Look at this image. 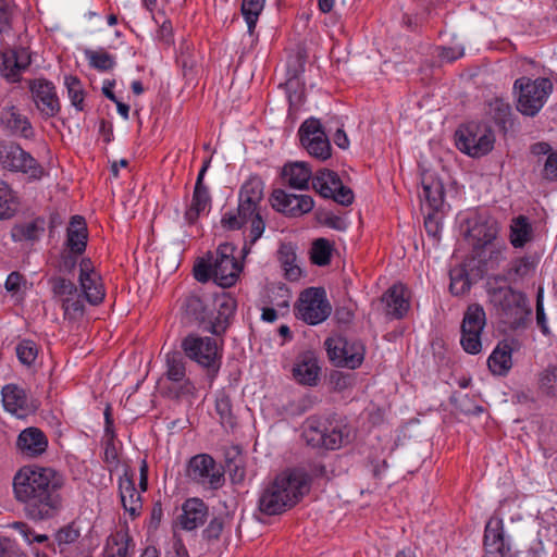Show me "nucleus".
<instances>
[{
    "instance_id": "nucleus-64",
    "label": "nucleus",
    "mask_w": 557,
    "mask_h": 557,
    "mask_svg": "<svg viewBox=\"0 0 557 557\" xmlns=\"http://www.w3.org/2000/svg\"><path fill=\"white\" fill-rule=\"evenodd\" d=\"M82 255L83 253H76L64 249L61 253V260L59 264L60 271L63 273H71L75 269L77 260Z\"/></svg>"
},
{
    "instance_id": "nucleus-12",
    "label": "nucleus",
    "mask_w": 557,
    "mask_h": 557,
    "mask_svg": "<svg viewBox=\"0 0 557 557\" xmlns=\"http://www.w3.org/2000/svg\"><path fill=\"white\" fill-rule=\"evenodd\" d=\"M312 186L324 198H332L342 206H349L354 201L352 190L344 186L336 172L323 169L312 177Z\"/></svg>"
},
{
    "instance_id": "nucleus-58",
    "label": "nucleus",
    "mask_w": 557,
    "mask_h": 557,
    "mask_svg": "<svg viewBox=\"0 0 557 557\" xmlns=\"http://www.w3.org/2000/svg\"><path fill=\"white\" fill-rule=\"evenodd\" d=\"M169 393L174 398H190L196 395V386L189 379H184L180 383H172L169 386Z\"/></svg>"
},
{
    "instance_id": "nucleus-57",
    "label": "nucleus",
    "mask_w": 557,
    "mask_h": 557,
    "mask_svg": "<svg viewBox=\"0 0 557 557\" xmlns=\"http://www.w3.org/2000/svg\"><path fill=\"white\" fill-rule=\"evenodd\" d=\"M540 388L549 396H557V368L545 370L539 381Z\"/></svg>"
},
{
    "instance_id": "nucleus-28",
    "label": "nucleus",
    "mask_w": 557,
    "mask_h": 557,
    "mask_svg": "<svg viewBox=\"0 0 557 557\" xmlns=\"http://www.w3.org/2000/svg\"><path fill=\"white\" fill-rule=\"evenodd\" d=\"M88 230L86 221L81 215H73L66 228L65 249L84 253L87 246Z\"/></svg>"
},
{
    "instance_id": "nucleus-27",
    "label": "nucleus",
    "mask_w": 557,
    "mask_h": 557,
    "mask_svg": "<svg viewBox=\"0 0 557 557\" xmlns=\"http://www.w3.org/2000/svg\"><path fill=\"white\" fill-rule=\"evenodd\" d=\"M0 123L12 135L24 138H30L34 135V131L28 119L21 114L14 107L3 108L0 111Z\"/></svg>"
},
{
    "instance_id": "nucleus-1",
    "label": "nucleus",
    "mask_w": 557,
    "mask_h": 557,
    "mask_svg": "<svg viewBox=\"0 0 557 557\" xmlns=\"http://www.w3.org/2000/svg\"><path fill=\"white\" fill-rule=\"evenodd\" d=\"M65 478L50 467H23L13 478L16 500L33 521L54 518L63 508L61 491Z\"/></svg>"
},
{
    "instance_id": "nucleus-24",
    "label": "nucleus",
    "mask_w": 557,
    "mask_h": 557,
    "mask_svg": "<svg viewBox=\"0 0 557 557\" xmlns=\"http://www.w3.org/2000/svg\"><path fill=\"white\" fill-rule=\"evenodd\" d=\"M119 492L123 509L129 513L132 519L138 517L143 510L141 496L136 491L133 476L127 472L119 479Z\"/></svg>"
},
{
    "instance_id": "nucleus-9",
    "label": "nucleus",
    "mask_w": 557,
    "mask_h": 557,
    "mask_svg": "<svg viewBox=\"0 0 557 557\" xmlns=\"http://www.w3.org/2000/svg\"><path fill=\"white\" fill-rule=\"evenodd\" d=\"M494 140L491 131L480 129L474 124L460 127L455 133L457 148L472 158L488 153L493 149Z\"/></svg>"
},
{
    "instance_id": "nucleus-63",
    "label": "nucleus",
    "mask_w": 557,
    "mask_h": 557,
    "mask_svg": "<svg viewBox=\"0 0 557 557\" xmlns=\"http://www.w3.org/2000/svg\"><path fill=\"white\" fill-rule=\"evenodd\" d=\"M246 223V216H242L239 211H228L222 216L221 224L224 228L235 231L242 228Z\"/></svg>"
},
{
    "instance_id": "nucleus-32",
    "label": "nucleus",
    "mask_w": 557,
    "mask_h": 557,
    "mask_svg": "<svg viewBox=\"0 0 557 557\" xmlns=\"http://www.w3.org/2000/svg\"><path fill=\"white\" fill-rule=\"evenodd\" d=\"M512 348L508 342L499 343L491 356L487 364L490 370L497 375H505L512 367L511 359Z\"/></svg>"
},
{
    "instance_id": "nucleus-59",
    "label": "nucleus",
    "mask_w": 557,
    "mask_h": 557,
    "mask_svg": "<svg viewBox=\"0 0 557 557\" xmlns=\"http://www.w3.org/2000/svg\"><path fill=\"white\" fill-rule=\"evenodd\" d=\"M15 4L12 0H0V33L11 28V22L15 14Z\"/></svg>"
},
{
    "instance_id": "nucleus-55",
    "label": "nucleus",
    "mask_w": 557,
    "mask_h": 557,
    "mask_svg": "<svg viewBox=\"0 0 557 557\" xmlns=\"http://www.w3.org/2000/svg\"><path fill=\"white\" fill-rule=\"evenodd\" d=\"M482 332H461L460 344L463 350L471 355H476L482 350Z\"/></svg>"
},
{
    "instance_id": "nucleus-5",
    "label": "nucleus",
    "mask_w": 557,
    "mask_h": 557,
    "mask_svg": "<svg viewBox=\"0 0 557 557\" xmlns=\"http://www.w3.org/2000/svg\"><path fill=\"white\" fill-rule=\"evenodd\" d=\"M513 89L517 92V110L523 115L534 116L545 104L553 91V83L548 78L516 79Z\"/></svg>"
},
{
    "instance_id": "nucleus-3",
    "label": "nucleus",
    "mask_w": 557,
    "mask_h": 557,
    "mask_svg": "<svg viewBox=\"0 0 557 557\" xmlns=\"http://www.w3.org/2000/svg\"><path fill=\"white\" fill-rule=\"evenodd\" d=\"M491 301L497 309L500 321L511 330L524 327L531 314V308L523 293L511 287L494 289Z\"/></svg>"
},
{
    "instance_id": "nucleus-39",
    "label": "nucleus",
    "mask_w": 557,
    "mask_h": 557,
    "mask_svg": "<svg viewBox=\"0 0 557 557\" xmlns=\"http://www.w3.org/2000/svg\"><path fill=\"white\" fill-rule=\"evenodd\" d=\"M44 220H35L16 224L11 230V236L14 242L36 240L45 231Z\"/></svg>"
},
{
    "instance_id": "nucleus-7",
    "label": "nucleus",
    "mask_w": 557,
    "mask_h": 557,
    "mask_svg": "<svg viewBox=\"0 0 557 557\" xmlns=\"http://www.w3.org/2000/svg\"><path fill=\"white\" fill-rule=\"evenodd\" d=\"M332 312L324 288L309 287L302 290L295 305V314L310 325L325 321Z\"/></svg>"
},
{
    "instance_id": "nucleus-25",
    "label": "nucleus",
    "mask_w": 557,
    "mask_h": 557,
    "mask_svg": "<svg viewBox=\"0 0 557 557\" xmlns=\"http://www.w3.org/2000/svg\"><path fill=\"white\" fill-rule=\"evenodd\" d=\"M497 233L498 226L495 220L480 218L470 225L468 237L476 250L491 245L496 238Z\"/></svg>"
},
{
    "instance_id": "nucleus-40",
    "label": "nucleus",
    "mask_w": 557,
    "mask_h": 557,
    "mask_svg": "<svg viewBox=\"0 0 557 557\" xmlns=\"http://www.w3.org/2000/svg\"><path fill=\"white\" fill-rule=\"evenodd\" d=\"M343 357L339 361L341 367L348 369L358 368L364 359V346L359 341L349 342L344 338Z\"/></svg>"
},
{
    "instance_id": "nucleus-43",
    "label": "nucleus",
    "mask_w": 557,
    "mask_h": 557,
    "mask_svg": "<svg viewBox=\"0 0 557 557\" xmlns=\"http://www.w3.org/2000/svg\"><path fill=\"white\" fill-rule=\"evenodd\" d=\"M0 74L10 83H17L21 81L23 70L17 64L16 57L12 50H7L0 55Z\"/></svg>"
},
{
    "instance_id": "nucleus-31",
    "label": "nucleus",
    "mask_w": 557,
    "mask_h": 557,
    "mask_svg": "<svg viewBox=\"0 0 557 557\" xmlns=\"http://www.w3.org/2000/svg\"><path fill=\"white\" fill-rule=\"evenodd\" d=\"M2 403L7 411L22 416L27 409V396L23 388L8 384L2 388Z\"/></svg>"
},
{
    "instance_id": "nucleus-17",
    "label": "nucleus",
    "mask_w": 557,
    "mask_h": 557,
    "mask_svg": "<svg viewBox=\"0 0 557 557\" xmlns=\"http://www.w3.org/2000/svg\"><path fill=\"white\" fill-rule=\"evenodd\" d=\"M186 315L197 323L203 331L220 335L225 331V325L214 323L213 313L202 298L197 295L186 297L184 304Z\"/></svg>"
},
{
    "instance_id": "nucleus-29",
    "label": "nucleus",
    "mask_w": 557,
    "mask_h": 557,
    "mask_svg": "<svg viewBox=\"0 0 557 557\" xmlns=\"http://www.w3.org/2000/svg\"><path fill=\"white\" fill-rule=\"evenodd\" d=\"M386 305V314L394 318H403L409 309V299L406 297V288L403 285H393L382 297Z\"/></svg>"
},
{
    "instance_id": "nucleus-26",
    "label": "nucleus",
    "mask_w": 557,
    "mask_h": 557,
    "mask_svg": "<svg viewBox=\"0 0 557 557\" xmlns=\"http://www.w3.org/2000/svg\"><path fill=\"white\" fill-rule=\"evenodd\" d=\"M282 178L290 188L306 190L312 178V170L307 162H290L283 166Z\"/></svg>"
},
{
    "instance_id": "nucleus-49",
    "label": "nucleus",
    "mask_w": 557,
    "mask_h": 557,
    "mask_svg": "<svg viewBox=\"0 0 557 557\" xmlns=\"http://www.w3.org/2000/svg\"><path fill=\"white\" fill-rule=\"evenodd\" d=\"M85 55L94 69L98 71H109L115 65L114 58L106 51L86 50Z\"/></svg>"
},
{
    "instance_id": "nucleus-8",
    "label": "nucleus",
    "mask_w": 557,
    "mask_h": 557,
    "mask_svg": "<svg viewBox=\"0 0 557 557\" xmlns=\"http://www.w3.org/2000/svg\"><path fill=\"white\" fill-rule=\"evenodd\" d=\"M0 164L3 169L23 173L30 180H40L45 173L37 160L15 143L0 144Z\"/></svg>"
},
{
    "instance_id": "nucleus-60",
    "label": "nucleus",
    "mask_w": 557,
    "mask_h": 557,
    "mask_svg": "<svg viewBox=\"0 0 557 557\" xmlns=\"http://www.w3.org/2000/svg\"><path fill=\"white\" fill-rule=\"evenodd\" d=\"M455 401L456 407L466 414H480L484 410L478 400L469 395H460Z\"/></svg>"
},
{
    "instance_id": "nucleus-46",
    "label": "nucleus",
    "mask_w": 557,
    "mask_h": 557,
    "mask_svg": "<svg viewBox=\"0 0 557 557\" xmlns=\"http://www.w3.org/2000/svg\"><path fill=\"white\" fill-rule=\"evenodd\" d=\"M310 255L312 263L319 267L327 265L331 261L332 245L325 238H318L312 244Z\"/></svg>"
},
{
    "instance_id": "nucleus-14",
    "label": "nucleus",
    "mask_w": 557,
    "mask_h": 557,
    "mask_svg": "<svg viewBox=\"0 0 557 557\" xmlns=\"http://www.w3.org/2000/svg\"><path fill=\"white\" fill-rule=\"evenodd\" d=\"M484 549V557H518L519 554L506 536L499 518H491L485 525Z\"/></svg>"
},
{
    "instance_id": "nucleus-50",
    "label": "nucleus",
    "mask_w": 557,
    "mask_h": 557,
    "mask_svg": "<svg viewBox=\"0 0 557 557\" xmlns=\"http://www.w3.org/2000/svg\"><path fill=\"white\" fill-rule=\"evenodd\" d=\"M16 356L20 362L26 367H30L38 355V347L30 339L21 341L15 347Z\"/></svg>"
},
{
    "instance_id": "nucleus-2",
    "label": "nucleus",
    "mask_w": 557,
    "mask_h": 557,
    "mask_svg": "<svg viewBox=\"0 0 557 557\" xmlns=\"http://www.w3.org/2000/svg\"><path fill=\"white\" fill-rule=\"evenodd\" d=\"M308 490L309 479L304 471H284L261 492L259 510L268 516L280 515L295 506Z\"/></svg>"
},
{
    "instance_id": "nucleus-34",
    "label": "nucleus",
    "mask_w": 557,
    "mask_h": 557,
    "mask_svg": "<svg viewBox=\"0 0 557 557\" xmlns=\"http://www.w3.org/2000/svg\"><path fill=\"white\" fill-rule=\"evenodd\" d=\"M134 547L133 539L125 531H117L107 540L104 557H128Z\"/></svg>"
},
{
    "instance_id": "nucleus-41",
    "label": "nucleus",
    "mask_w": 557,
    "mask_h": 557,
    "mask_svg": "<svg viewBox=\"0 0 557 557\" xmlns=\"http://www.w3.org/2000/svg\"><path fill=\"white\" fill-rule=\"evenodd\" d=\"M449 290L455 296H462L471 288L469 273L463 264L457 265L449 271Z\"/></svg>"
},
{
    "instance_id": "nucleus-52",
    "label": "nucleus",
    "mask_w": 557,
    "mask_h": 557,
    "mask_svg": "<svg viewBox=\"0 0 557 557\" xmlns=\"http://www.w3.org/2000/svg\"><path fill=\"white\" fill-rule=\"evenodd\" d=\"M50 283L54 296L61 297L62 300L78 294L76 285L65 277H53Z\"/></svg>"
},
{
    "instance_id": "nucleus-21",
    "label": "nucleus",
    "mask_w": 557,
    "mask_h": 557,
    "mask_svg": "<svg viewBox=\"0 0 557 557\" xmlns=\"http://www.w3.org/2000/svg\"><path fill=\"white\" fill-rule=\"evenodd\" d=\"M264 184L260 178L248 180L240 188L238 211L242 216L251 215L253 211L261 210Z\"/></svg>"
},
{
    "instance_id": "nucleus-18",
    "label": "nucleus",
    "mask_w": 557,
    "mask_h": 557,
    "mask_svg": "<svg viewBox=\"0 0 557 557\" xmlns=\"http://www.w3.org/2000/svg\"><path fill=\"white\" fill-rule=\"evenodd\" d=\"M78 265L79 285L85 299L94 306L100 304L104 298V290L100 276L94 271L90 259H81Z\"/></svg>"
},
{
    "instance_id": "nucleus-15",
    "label": "nucleus",
    "mask_w": 557,
    "mask_h": 557,
    "mask_svg": "<svg viewBox=\"0 0 557 557\" xmlns=\"http://www.w3.org/2000/svg\"><path fill=\"white\" fill-rule=\"evenodd\" d=\"M28 87L37 110L45 119L53 117L60 112V100L51 82L45 78L29 79Z\"/></svg>"
},
{
    "instance_id": "nucleus-62",
    "label": "nucleus",
    "mask_w": 557,
    "mask_h": 557,
    "mask_svg": "<svg viewBox=\"0 0 557 557\" xmlns=\"http://www.w3.org/2000/svg\"><path fill=\"white\" fill-rule=\"evenodd\" d=\"M535 269V262L531 257L524 256L513 261L511 271L519 277H524Z\"/></svg>"
},
{
    "instance_id": "nucleus-45",
    "label": "nucleus",
    "mask_w": 557,
    "mask_h": 557,
    "mask_svg": "<svg viewBox=\"0 0 557 557\" xmlns=\"http://www.w3.org/2000/svg\"><path fill=\"white\" fill-rule=\"evenodd\" d=\"M265 0H243L242 14L247 23L248 32L252 34Z\"/></svg>"
},
{
    "instance_id": "nucleus-42",
    "label": "nucleus",
    "mask_w": 557,
    "mask_h": 557,
    "mask_svg": "<svg viewBox=\"0 0 557 557\" xmlns=\"http://www.w3.org/2000/svg\"><path fill=\"white\" fill-rule=\"evenodd\" d=\"M18 210V199L11 187L0 181V219L12 218Z\"/></svg>"
},
{
    "instance_id": "nucleus-44",
    "label": "nucleus",
    "mask_w": 557,
    "mask_h": 557,
    "mask_svg": "<svg viewBox=\"0 0 557 557\" xmlns=\"http://www.w3.org/2000/svg\"><path fill=\"white\" fill-rule=\"evenodd\" d=\"M250 222L249 239L245 242L242 252L247 256L251 246L262 236L265 230V223L262 218L261 210L253 211L251 215H246V223Z\"/></svg>"
},
{
    "instance_id": "nucleus-10",
    "label": "nucleus",
    "mask_w": 557,
    "mask_h": 557,
    "mask_svg": "<svg viewBox=\"0 0 557 557\" xmlns=\"http://www.w3.org/2000/svg\"><path fill=\"white\" fill-rule=\"evenodd\" d=\"M187 476L206 487L218 490L224 483V472L221 466L207 454L190 458L187 467Z\"/></svg>"
},
{
    "instance_id": "nucleus-53",
    "label": "nucleus",
    "mask_w": 557,
    "mask_h": 557,
    "mask_svg": "<svg viewBox=\"0 0 557 557\" xmlns=\"http://www.w3.org/2000/svg\"><path fill=\"white\" fill-rule=\"evenodd\" d=\"M215 410L223 425L233 426L235 419L232 412V404L228 396L221 394L215 400Z\"/></svg>"
},
{
    "instance_id": "nucleus-19",
    "label": "nucleus",
    "mask_w": 557,
    "mask_h": 557,
    "mask_svg": "<svg viewBox=\"0 0 557 557\" xmlns=\"http://www.w3.org/2000/svg\"><path fill=\"white\" fill-rule=\"evenodd\" d=\"M211 158L205 160L196 181L193 193V199L189 208L185 212V219L188 223H195L199 215L210 206L211 197L208 187L203 184L206 172L210 166Z\"/></svg>"
},
{
    "instance_id": "nucleus-4",
    "label": "nucleus",
    "mask_w": 557,
    "mask_h": 557,
    "mask_svg": "<svg viewBox=\"0 0 557 557\" xmlns=\"http://www.w3.org/2000/svg\"><path fill=\"white\" fill-rule=\"evenodd\" d=\"M181 347L187 358L206 369L207 376L212 382L220 371L222 359V348L216 339L189 334L183 338Z\"/></svg>"
},
{
    "instance_id": "nucleus-48",
    "label": "nucleus",
    "mask_w": 557,
    "mask_h": 557,
    "mask_svg": "<svg viewBox=\"0 0 557 557\" xmlns=\"http://www.w3.org/2000/svg\"><path fill=\"white\" fill-rule=\"evenodd\" d=\"M81 536V529L75 522H71L57 531L54 540L63 552L64 547L74 544Z\"/></svg>"
},
{
    "instance_id": "nucleus-20",
    "label": "nucleus",
    "mask_w": 557,
    "mask_h": 557,
    "mask_svg": "<svg viewBox=\"0 0 557 557\" xmlns=\"http://www.w3.org/2000/svg\"><path fill=\"white\" fill-rule=\"evenodd\" d=\"M47 447L48 438L46 434L35 426L23 430L16 440L17 450L28 458L41 456L47 450Z\"/></svg>"
},
{
    "instance_id": "nucleus-61",
    "label": "nucleus",
    "mask_w": 557,
    "mask_h": 557,
    "mask_svg": "<svg viewBox=\"0 0 557 557\" xmlns=\"http://www.w3.org/2000/svg\"><path fill=\"white\" fill-rule=\"evenodd\" d=\"M224 529V518L214 517L210 520L207 528L202 531V537L207 542L211 543L218 541Z\"/></svg>"
},
{
    "instance_id": "nucleus-30",
    "label": "nucleus",
    "mask_w": 557,
    "mask_h": 557,
    "mask_svg": "<svg viewBox=\"0 0 557 557\" xmlns=\"http://www.w3.org/2000/svg\"><path fill=\"white\" fill-rule=\"evenodd\" d=\"M444 186L441 181L433 177H423L422 180V198L423 208L440 212L444 205Z\"/></svg>"
},
{
    "instance_id": "nucleus-56",
    "label": "nucleus",
    "mask_w": 557,
    "mask_h": 557,
    "mask_svg": "<svg viewBox=\"0 0 557 557\" xmlns=\"http://www.w3.org/2000/svg\"><path fill=\"white\" fill-rule=\"evenodd\" d=\"M324 346L327 352V356L330 360L336 366L341 367L339 361L344 359L343 357V349L345 347L344 345V337H329L324 342Z\"/></svg>"
},
{
    "instance_id": "nucleus-54",
    "label": "nucleus",
    "mask_w": 557,
    "mask_h": 557,
    "mask_svg": "<svg viewBox=\"0 0 557 557\" xmlns=\"http://www.w3.org/2000/svg\"><path fill=\"white\" fill-rule=\"evenodd\" d=\"M62 308L64 310V315L71 320L82 317L84 313L82 295L78 293L77 296L63 298Z\"/></svg>"
},
{
    "instance_id": "nucleus-37",
    "label": "nucleus",
    "mask_w": 557,
    "mask_h": 557,
    "mask_svg": "<svg viewBox=\"0 0 557 557\" xmlns=\"http://www.w3.org/2000/svg\"><path fill=\"white\" fill-rule=\"evenodd\" d=\"M486 324V315L482 306L479 304H472L468 306L462 323L461 332H482Z\"/></svg>"
},
{
    "instance_id": "nucleus-35",
    "label": "nucleus",
    "mask_w": 557,
    "mask_h": 557,
    "mask_svg": "<svg viewBox=\"0 0 557 557\" xmlns=\"http://www.w3.org/2000/svg\"><path fill=\"white\" fill-rule=\"evenodd\" d=\"M511 107L503 98L495 97L486 102L485 113L502 128L510 121Z\"/></svg>"
},
{
    "instance_id": "nucleus-38",
    "label": "nucleus",
    "mask_w": 557,
    "mask_h": 557,
    "mask_svg": "<svg viewBox=\"0 0 557 557\" xmlns=\"http://www.w3.org/2000/svg\"><path fill=\"white\" fill-rule=\"evenodd\" d=\"M184 355L180 351H172L166 355L165 376L172 383H180L186 377V360Z\"/></svg>"
},
{
    "instance_id": "nucleus-47",
    "label": "nucleus",
    "mask_w": 557,
    "mask_h": 557,
    "mask_svg": "<svg viewBox=\"0 0 557 557\" xmlns=\"http://www.w3.org/2000/svg\"><path fill=\"white\" fill-rule=\"evenodd\" d=\"M215 307L218 315L213 317L214 323L227 324L228 319L234 314L236 309V301L228 295H222L215 299Z\"/></svg>"
},
{
    "instance_id": "nucleus-11",
    "label": "nucleus",
    "mask_w": 557,
    "mask_h": 557,
    "mask_svg": "<svg viewBox=\"0 0 557 557\" xmlns=\"http://www.w3.org/2000/svg\"><path fill=\"white\" fill-rule=\"evenodd\" d=\"M300 143L313 158L324 161L331 157V144L319 120H306L298 131Z\"/></svg>"
},
{
    "instance_id": "nucleus-6",
    "label": "nucleus",
    "mask_w": 557,
    "mask_h": 557,
    "mask_svg": "<svg viewBox=\"0 0 557 557\" xmlns=\"http://www.w3.org/2000/svg\"><path fill=\"white\" fill-rule=\"evenodd\" d=\"M304 438L313 448L338 449L350 441L347 425L332 428L318 419L309 418L304 429Z\"/></svg>"
},
{
    "instance_id": "nucleus-51",
    "label": "nucleus",
    "mask_w": 557,
    "mask_h": 557,
    "mask_svg": "<svg viewBox=\"0 0 557 557\" xmlns=\"http://www.w3.org/2000/svg\"><path fill=\"white\" fill-rule=\"evenodd\" d=\"M64 84L67 89V95L71 103L78 110L84 109V90L81 81L75 76H66Z\"/></svg>"
},
{
    "instance_id": "nucleus-22",
    "label": "nucleus",
    "mask_w": 557,
    "mask_h": 557,
    "mask_svg": "<svg viewBox=\"0 0 557 557\" xmlns=\"http://www.w3.org/2000/svg\"><path fill=\"white\" fill-rule=\"evenodd\" d=\"M208 512V506L202 499L189 498L183 503L178 523L183 530L193 531L205 523Z\"/></svg>"
},
{
    "instance_id": "nucleus-13",
    "label": "nucleus",
    "mask_w": 557,
    "mask_h": 557,
    "mask_svg": "<svg viewBox=\"0 0 557 557\" xmlns=\"http://www.w3.org/2000/svg\"><path fill=\"white\" fill-rule=\"evenodd\" d=\"M232 244H221L213 259V280L222 287L233 286L242 271V265L234 257Z\"/></svg>"
},
{
    "instance_id": "nucleus-23",
    "label": "nucleus",
    "mask_w": 557,
    "mask_h": 557,
    "mask_svg": "<svg viewBox=\"0 0 557 557\" xmlns=\"http://www.w3.org/2000/svg\"><path fill=\"white\" fill-rule=\"evenodd\" d=\"M319 373L318 359L312 351H305L298 356L293 368V375L298 383L313 386L319 380Z\"/></svg>"
},
{
    "instance_id": "nucleus-33",
    "label": "nucleus",
    "mask_w": 557,
    "mask_h": 557,
    "mask_svg": "<svg viewBox=\"0 0 557 557\" xmlns=\"http://www.w3.org/2000/svg\"><path fill=\"white\" fill-rule=\"evenodd\" d=\"M533 238V228L529 219L518 215L510 222L509 240L515 248H522Z\"/></svg>"
},
{
    "instance_id": "nucleus-16",
    "label": "nucleus",
    "mask_w": 557,
    "mask_h": 557,
    "mask_svg": "<svg viewBox=\"0 0 557 557\" xmlns=\"http://www.w3.org/2000/svg\"><path fill=\"white\" fill-rule=\"evenodd\" d=\"M271 198L272 207L287 216H301L314 206L311 196L288 194L283 189L273 190Z\"/></svg>"
},
{
    "instance_id": "nucleus-36",
    "label": "nucleus",
    "mask_w": 557,
    "mask_h": 557,
    "mask_svg": "<svg viewBox=\"0 0 557 557\" xmlns=\"http://www.w3.org/2000/svg\"><path fill=\"white\" fill-rule=\"evenodd\" d=\"M277 258L285 271V276L289 281L298 280L301 274V270L295 264L296 253L293 245L287 243L281 244L277 251Z\"/></svg>"
}]
</instances>
